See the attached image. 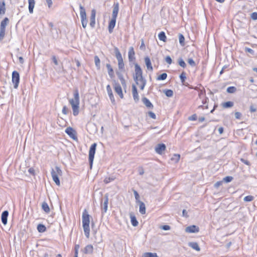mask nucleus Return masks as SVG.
Returning <instances> with one entry per match:
<instances>
[{"mask_svg":"<svg viewBox=\"0 0 257 257\" xmlns=\"http://www.w3.org/2000/svg\"><path fill=\"white\" fill-rule=\"evenodd\" d=\"M74 98L69 100V103L71 105L73 114L74 116H76L79 113V92L77 89H75L74 90Z\"/></svg>","mask_w":257,"mask_h":257,"instance_id":"f257e3e1","label":"nucleus"},{"mask_svg":"<svg viewBox=\"0 0 257 257\" xmlns=\"http://www.w3.org/2000/svg\"><path fill=\"white\" fill-rule=\"evenodd\" d=\"M89 215L88 214L87 210L85 209L82 213V226L84 234L87 238L89 236Z\"/></svg>","mask_w":257,"mask_h":257,"instance_id":"f03ea898","label":"nucleus"},{"mask_svg":"<svg viewBox=\"0 0 257 257\" xmlns=\"http://www.w3.org/2000/svg\"><path fill=\"white\" fill-rule=\"evenodd\" d=\"M135 75L134 76V79L137 85L140 84V82L146 80V79L143 76V71L140 66L137 64H135Z\"/></svg>","mask_w":257,"mask_h":257,"instance_id":"7ed1b4c3","label":"nucleus"},{"mask_svg":"<svg viewBox=\"0 0 257 257\" xmlns=\"http://www.w3.org/2000/svg\"><path fill=\"white\" fill-rule=\"evenodd\" d=\"M51 174L54 182L57 185L60 186L59 176L62 175V171L61 169L59 167L56 166L54 169H52Z\"/></svg>","mask_w":257,"mask_h":257,"instance_id":"20e7f679","label":"nucleus"},{"mask_svg":"<svg viewBox=\"0 0 257 257\" xmlns=\"http://www.w3.org/2000/svg\"><path fill=\"white\" fill-rule=\"evenodd\" d=\"M79 8H80V18H81L82 25L83 28H85L87 25V18H86L85 10L84 8V7L81 5H80V6H79Z\"/></svg>","mask_w":257,"mask_h":257,"instance_id":"39448f33","label":"nucleus"},{"mask_svg":"<svg viewBox=\"0 0 257 257\" xmlns=\"http://www.w3.org/2000/svg\"><path fill=\"white\" fill-rule=\"evenodd\" d=\"M114 52L115 54V57L118 61V67L119 69H123L124 65L123 62V59L121 53H120L117 48H115Z\"/></svg>","mask_w":257,"mask_h":257,"instance_id":"423d86ee","label":"nucleus"},{"mask_svg":"<svg viewBox=\"0 0 257 257\" xmlns=\"http://www.w3.org/2000/svg\"><path fill=\"white\" fill-rule=\"evenodd\" d=\"M96 144L94 143L91 146L89 151V162L90 168H91L92 166L93 161L94 158V155L96 151Z\"/></svg>","mask_w":257,"mask_h":257,"instance_id":"0eeeda50","label":"nucleus"},{"mask_svg":"<svg viewBox=\"0 0 257 257\" xmlns=\"http://www.w3.org/2000/svg\"><path fill=\"white\" fill-rule=\"evenodd\" d=\"M12 82L14 84V88H17L20 82V75L16 71H14L12 73Z\"/></svg>","mask_w":257,"mask_h":257,"instance_id":"6e6552de","label":"nucleus"},{"mask_svg":"<svg viewBox=\"0 0 257 257\" xmlns=\"http://www.w3.org/2000/svg\"><path fill=\"white\" fill-rule=\"evenodd\" d=\"M65 133L69 136L70 138L75 140L76 139V132L71 127H68L65 130Z\"/></svg>","mask_w":257,"mask_h":257,"instance_id":"1a4fd4ad","label":"nucleus"},{"mask_svg":"<svg viewBox=\"0 0 257 257\" xmlns=\"http://www.w3.org/2000/svg\"><path fill=\"white\" fill-rule=\"evenodd\" d=\"M114 88L115 92L119 95L121 98H123V95L121 87L120 84L118 83H115Z\"/></svg>","mask_w":257,"mask_h":257,"instance_id":"9d476101","label":"nucleus"},{"mask_svg":"<svg viewBox=\"0 0 257 257\" xmlns=\"http://www.w3.org/2000/svg\"><path fill=\"white\" fill-rule=\"evenodd\" d=\"M166 145L164 144H159L155 148V151L158 154L161 155L166 150Z\"/></svg>","mask_w":257,"mask_h":257,"instance_id":"9b49d317","label":"nucleus"},{"mask_svg":"<svg viewBox=\"0 0 257 257\" xmlns=\"http://www.w3.org/2000/svg\"><path fill=\"white\" fill-rule=\"evenodd\" d=\"M199 230V228L198 226L193 225L187 227L185 229V231L188 233H196Z\"/></svg>","mask_w":257,"mask_h":257,"instance_id":"f8f14e48","label":"nucleus"},{"mask_svg":"<svg viewBox=\"0 0 257 257\" xmlns=\"http://www.w3.org/2000/svg\"><path fill=\"white\" fill-rule=\"evenodd\" d=\"M132 94L135 101L136 102H138L139 100V96L137 90V88L134 84L132 85Z\"/></svg>","mask_w":257,"mask_h":257,"instance_id":"ddd939ff","label":"nucleus"},{"mask_svg":"<svg viewBox=\"0 0 257 257\" xmlns=\"http://www.w3.org/2000/svg\"><path fill=\"white\" fill-rule=\"evenodd\" d=\"M104 200L102 206V213H104L107 210V205L108 202V196L106 194L104 196Z\"/></svg>","mask_w":257,"mask_h":257,"instance_id":"4468645a","label":"nucleus"},{"mask_svg":"<svg viewBox=\"0 0 257 257\" xmlns=\"http://www.w3.org/2000/svg\"><path fill=\"white\" fill-rule=\"evenodd\" d=\"M119 11V4L118 3H115L113 5V11L112 14V18L116 19Z\"/></svg>","mask_w":257,"mask_h":257,"instance_id":"2eb2a0df","label":"nucleus"},{"mask_svg":"<svg viewBox=\"0 0 257 257\" xmlns=\"http://www.w3.org/2000/svg\"><path fill=\"white\" fill-rule=\"evenodd\" d=\"M8 215H9V212L7 210H5V211H3L2 214L1 220H2V223L4 225H6L7 223Z\"/></svg>","mask_w":257,"mask_h":257,"instance_id":"dca6fc26","label":"nucleus"},{"mask_svg":"<svg viewBox=\"0 0 257 257\" xmlns=\"http://www.w3.org/2000/svg\"><path fill=\"white\" fill-rule=\"evenodd\" d=\"M116 20V19L111 18V20L109 23L108 29L109 33H111L113 31L115 25Z\"/></svg>","mask_w":257,"mask_h":257,"instance_id":"f3484780","label":"nucleus"},{"mask_svg":"<svg viewBox=\"0 0 257 257\" xmlns=\"http://www.w3.org/2000/svg\"><path fill=\"white\" fill-rule=\"evenodd\" d=\"M128 60L130 61H132L134 59H135V53L134 50V48L133 47H131L129 48L128 53Z\"/></svg>","mask_w":257,"mask_h":257,"instance_id":"a211bd4d","label":"nucleus"},{"mask_svg":"<svg viewBox=\"0 0 257 257\" xmlns=\"http://www.w3.org/2000/svg\"><path fill=\"white\" fill-rule=\"evenodd\" d=\"M106 90L109 95V98L112 103H114L115 101L114 97L113 96L112 91L109 85H107L106 86Z\"/></svg>","mask_w":257,"mask_h":257,"instance_id":"6ab92c4d","label":"nucleus"},{"mask_svg":"<svg viewBox=\"0 0 257 257\" xmlns=\"http://www.w3.org/2000/svg\"><path fill=\"white\" fill-rule=\"evenodd\" d=\"M142 102L143 103L149 108L152 109L153 108V105L151 101L146 97H144L142 98Z\"/></svg>","mask_w":257,"mask_h":257,"instance_id":"aec40b11","label":"nucleus"},{"mask_svg":"<svg viewBox=\"0 0 257 257\" xmlns=\"http://www.w3.org/2000/svg\"><path fill=\"white\" fill-rule=\"evenodd\" d=\"M145 62L147 66V69L150 71H153V67L152 66L150 59L149 57H146L145 58Z\"/></svg>","mask_w":257,"mask_h":257,"instance_id":"412c9836","label":"nucleus"},{"mask_svg":"<svg viewBox=\"0 0 257 257\" xmlns=\"http://www.w3.org/2000/svg\"><path fill=\"white\" fill-rule=\"evenodd\" d=\"M188 245L196 251H199L200 250V248L196 242H190L188 243Z\"/></svg>","mask_w":257,"mask_h":257,"instance_id":"4be33fe9","label":"nucleus"},{"mask_svg":"<svg viewBox=\"0 0 257 257\" xmlns=\"http://www.w3.org/2000/svg\"><path fill=\"white\" fill-rule=\"evenodd\" d=\"M139 211L142 214H145L146 213V206L144 202L139 201Z\"/></svg>","mask_w":257,"mask_h":257,"instance_id":"5701e85b","label":"nucleus"},{"mask_svg":"<svg viewBox=\"0 0 257 257\" xmlns=\"http://www.w3.org/2000/svg\"><path fill=\"white\" fill-rule=\"evenodd\" d=\"M93 247L91 244L87 245L84 249V252L86 254H91L93 252Z\"/></svg>","mask_w":257,"mask_h":257,"instance_id":"b1692460","label":"nucleus"},{"mask_svg":"<svg viewBox=\"0 0 257 257\" xmlns=\"http://www.w3.org/2000/svg\"><path fill=\"white\" fill-rule=\"evenodd\" d=\"M9 22L8 18H5L1 23L0 29L6 30V27Z\"/></svg>","mask_w":257,"mask_h":257,"instance_id":"393cba45","label":"nucleus"},{"mask_svg":"<svg viewBox=\"0 0 257 257\" xmlns=\"http://www.w3.org/2000/svg\"><path fill=\"white\" fill-rule=\"evenodd\" d=\"M106 67L108 70V73L109 76L111 78H113L114 76V72L112 68L111 67L110 64H106Z\"/></svg>","mask_w":257,"mask_h":257,"instance_id":"a878e982","label":"nucleus"},{"mask_svg":"<svg viewBox=\"0 0 257 257\" xmlns=\"http://www.w3.org/2000/svg\"><path fill=\"white\" fill-rule=\"evenodd\" d=\"M29 3V11L30 14L33 13V9L35 7V0H28Z\"/></svg>","mask_w":257,"mask_h":257,"instance_id":"bb28decb","label":"nucleus"},{"mask_svg":"<svg viewBox=\"0 0 257 257\" xmlns=\"http://www.w3.org/2000/svg\"><path fill=\"white\" fill-rule=\"evenodd\" d=\"M131 221L133 226H137L138 225V221H137L136 217L133 213H130Z\"/></svg>","mask_w":257,"mask_h":257,"instance_id":"cd10ccee","label":"nucleus"},{"mask_svg":"<svg viewBox=\"0 0 257 257\" xmlns=\"http://www.w3.org/2000/svg\"><path fill=\"white\" fill-rule=\"evenodd\" d=\"M42 208L45 212L49 213L50 212V208L47 202H43L42 203Z\"/></svg>","mask_w":257,"mask_h":257,"instance_id":"c85d7f7f","label":"nucleus"},{"mask_svg":"<svg viewBox=\"0 0 257 257\" xmlns=\"http://www.w3.org/2000/svg\"><path fill=\"white\" fill-rule=\"evenodd\" d=\"M37 230L39 232H44L46 230V227L42 224H39L37 226Z\"/></svg>","mask_w":257,"mask_h":257,"instance_id":"c756f323","label":"nucleus"},{"mask_svg":"<svg viewBox=\"0 0 257 257\" xmlns=\"http://www.w3.org/2000/svg\"><path fill=\"white\" fill-rule=\"evenodd\" d=\"M158 37L160 40L162 41L163 42L166 41V36L165 33L164 32H161L159 34Z\"/></svg>","mask_w":257,"mask_h":257,"instance_id":"7c9ffc66","label":"nucleus"},{"mask_svg":"<svg viewBox=\"0 0 257 257\" xmlns=\"http://www.w3.org/2000/svg\"><path fill=\"white\" fill-rule=\"evenodd\" d=\"M94 62L96 67L98 69H99L100 67V61L99 57L97 56H94Z\"/></svg>","mask_w":257,"mask_h":257,"instance_id":"2f4dec72","label":"nucleus"},{"mask_svg":"<svg viewBox=\"0 0 257 257\" xmlns=\"http://www.w3.org/2000/svg\"><path fill=\"white\" fill-rule=\"evenodd\" d=\"M5 3L4 2H3L2 3H0V15L5 14Z\"/></svg>","mask_w":257,"mask_h":257,"instance_id":"473e14b6","label":"nucleus"},{"mask_svg":"<svg viewBox=\"0 0 257 257\" xmlns=\"http://www.w3.org/2000/svg\"><path fill=\"white\" fill-rule=\"evenodd\" d=\"M143 257H158V255L155 252H145L143 254Z\"/></svg>","mask_w":257,"mask_h":257,"instance_id":"72a5a7b5","label":"nucleus"},{"mask_svg":"<svg viewBox=\"0 0 257 257\" xmlns=\"http://www.w3.org/2000/svg\"><path fill=\"white\" fill-rule=\"evenodd\" d=\"M180 158V156L179 154H175L173 155L172 157L171 158V160L174 161L175 163H177Z\"/></svg>","mask_w":257,"mask_h":257,"instance_id":"f704fd0d","label":"nucleus"},{"mask_svg":"<svg viewBox=\"0 0 257 257\" xmlns=\"http://www.w3.org/2000/svg\"><path fill=\"white\" fill-rule=\"evenodd\" d=\"M179 40L180 45L182 46L185 45V38L182 34H179Z\"/></svg>","mask_w":257,"mask_h":257,"instance_id":"c9c22d12","label":"nucleus"},{"mask_svg":"<svg viewBox=\"0 0 257 257\" xmlns=\"http://www.w3.org/2000/svg\"><path fill=\"white\" fill-rule=\"evenodd\" d=\"M233 105V102L232 101H227L222 103V106L224 108L231 107Z\"/></svg>","mask_w":257,"mask_h":257,"instance_id":"e433bc0d","label":"nucleus"},{"mask_svg":"<svg viewBox=\"0 0 257 257\" xmlns=\"http://www.w3.org/2000/svg\"><path fill=\"white\" fill-rule=\"evenodd\" d=\"M164 91L165 95L167 97H171L173 95V90H172L171 89H166V90H165Z\"/></svg>","mask_w":257,"mask_h":257,"instance_id":"4c0bfd02","label":"nucleus"},{"mask_svg":"<svg viewBox=\"0 0 257 257\" xmlns=\"http://www.w3.org/2000/svg\"><path fill=\"white\" fill-rule=\"evenodd\" d=\"M167 77V73H162V74H161L160 75H159L158 77H157V80H165L166 79Z\"/></svg>","mask_w":257,"mask_h":257,"instance_id":"58836bf2","label":"nucleus"},{"mask_svg":"<svg viewBox=\"0 0 257 257\" xmlns=\"http://www.w3.org/2000/svg\"><path fill=\"white\" fill-rule=\"evenodd\" d=\"M236 90V87L234 86H230L227 88V92L229 93H233Z\"/></svg>","mask_w":257,"mask_h":257,"instance_id":"ea45409f","label":"nucleus"},{"mask_svg":"<svg viewBox=\"0 0 257 257\" xmlns=\"http://www.w3.org/2000/svg\"><path fill=\"white\" fill-rule=\"evenodd\" d=\"M233 177L231 176H226L223 179L222 181L226 183H229L233 180Z\"/></svg>","mask_w":257,"mask_h":257,"instance_id":"a19ab883","label":"nucleus"},{"mask_svg":"<svg viewBox=\"0 0 257 257\" xmlns=\"http://www.w3.org/2000/svg\"><path fill=\"white\" fill-rule=\"evenodd\" d=\"M180 78L181 79L182 83H184L186 78V74L184 72H183L180 75Z\"/></svg>","mask_w":257,"mask_h":257,"instance_id":"79ce46f5","label":"nucleus"},{"mask_svg":"<svg viewBox=\"0 0 257 257\" xmlns=\"http://www.w3.org/2000/svg\"><path fill=\"white\" fill-rule=\"evenodd\" d=\"M178 63H179V65L183 67V68H185L186 66V64L185 63V62H184V61L180 58L178 60Z\"/></svg>","mask_w":257,"mask_h":257,"instance_id":"37998d69","label":"nucleus"},{"mask_svg":"<svg viewBox=\"0 0 257 257\" xmlns=\"http://www.w3.org/2000/svg\"><path fill=\"white\" fill-rule=\"evenodd\" d=\"M253 198H254L253 196H251V195H248V196H245L243 200L245 202H250V201H251L252 200H253Z\"/></svg>","mask_w":257,"mask_h":257,"instance_id":"c03bdc74","label":"nucleus"},{"mask_svg":"<svg viewBox=\"0 0 257 257\" xmlns=\"http://www.w3.org/2000/svg\"><path fill=\"white\" fill-rule=\"evenodd\" d=\"M133 192H134V195H135V199L136 200V201L137 202H139V201H140L139 200V198H140V196H139V193H138V192L135 190H133Z\"/></svg>","mask_w":257,"mask_h":257,"instance_id":"a18cd8bd","label":"nucleus"},{"mask_svg":"<svg viewBox=\"0 0 257 257\" xmlns=\"http://www.w3.org/2000/svg\"><path fill=\"white\" fill-rule=\"evenodd\" d=\"M188 63L192 67H194L196 66V63L192 58H189L188 59Z\"/></svg>","mask_w":257,"mask_h":257,"instance_id":"49530a36","label":"nucleus"},{"mask_svg":"<svg viewBox=\"0 0 257 257\" xmlns=\"http://www.w3.org/2000/svg\"><path fill=\"white\" fill-rule=\"evenodd\" d=\"M146 82H147V81L146 80H144L143 81H141V82H140V89L141 90H144L145 87V85L146 84Z\"/></svg>","mask_w":257,"mask_h":257,"instance_id":"de8ad7c7","label":"nucleus"},{"mask_svg":"<svg viewBox=\"0 0 257 257\" xmlns=\"http://www.w3.org/2000/svg\"><path fill=\"white\" fill-rule=\"evenodd\" d=\"M5 31L6 30H5L0 29V41L4 39L5 35Z\"/></svg>","mask_w":257,"mask_h":257,"instance_id":"09e8293b","label":"nucleus"},{"mask_svg":"<svg viewBox=\"0 0 257 257\" xmlns=\"http://www.w3.org/2000/svg\"><path fill=\"white\" fill-rule=\"evenodd\" d=\"M90 26L92 28H94L95 25V18H90Z\"/></svg>","mask_w":257,"mask_h":257,"instance_id":"8fccbe9b","label":"nucleus"},{"mask_svg":"<svg viewBox=\"0 0 257 257\" xmlns=\"http://www.w3.org/2000/svg\"><path fill=\"white\" fill-rule=\"evenodd\" d=\"M113 180L114 179L112 177H106L104 179V182L106 184H107Z\"/></svg>","mask_w":257,"mask_h":257,"instance_id":"3c124183","label":"nucleus"},{"mask_svg":"<svg viewBox=\"0 0 257 257\" xmlns=\"http://www.w3.org/2000/svg\"><path fill=\"white\" fill-rule=\"evenodd\" d=\"M165 61L169 64H171L172 63V59L169 56L165 57Z\"/></svg>","mask_w":257,"mask_h":257,"instance_id":"603ef678","label":"nucleus"},{"mask_svg":"<svg viewBox=\"0 0 257 257\" xmlns=\"http://www.w3.org/2000/svg\"><path fill=\"white\" fill-rule=\"evenodd\" d=\"M197 116L196 114H194L188 117L189 120L193 121L197 119Z\"/></svg>","mask_w":257,"mask_h":257,"instance_id":"864d4df0","label":"nucleus"},{"mask_svg":"<svg viewBox=\"0 0 257 257\" xmlns=\"http://www.w3.org/2000/svg\"><path fill=\"white\" fill-rule=\"evenodd\" d=\"M79 248V245H76L75 246V255L74 257H78V249Z\"/></svg>","mask_w":257,"mask_h":257,"instance_id":"5fc2aeb1","label":"nucleus"},{"mask_svg":"<svg viewBox=\"0 0 257 257\" xmlns=\"http://www.w3.org/2000/svg\"><path fill=\"white\" fill-rule=\"evenodd\" d=\"M245 51L247 52L252 55L254 54V51L249 48H247V47L245 48Z\"/></svg>","mask_w":257,"mask_h":257,"instance_id":"6e6d98bb","label":"nucleus"},{"mask_svg":"<svg viewBox=\"0 0 257 257\" xmlns=\"http://www.w3.org/2000/svg\"><path fill=\"white\" fill-rule=\"evenodd\" d=\"M251 18L253 20H257V13L253 12V13H251Z\"/></svg>","mask_w":257,"mask_h":257,"instance_id":"4d7b16f0","label":"nucleus"},{"mask_svg":"<svg viewBox=\"0 0 257 257\" xmlns=\"http://www.w3.org/2000/svg\"><path fill=\"white\" fill-rule=\"evenodd\" d=\"M148 114H149V116L153 118V119H156V114L152 111H149L148 112Z\"/></svg>","mask_w":257,"mask_h":257,"instance_id":"13d9d810","label":"nucleus"},{"mask_svg":"<svg viewBox=\"0 0 257 257\" xmlns=\"http://www.w3.org/2000/svg\"><path fill=\"white\" fill-rule=\"evenodd\" d=\"M182 84L186 86H188L190 89H194L195 90L197 89V87H193L192 86L190 85L188 83L185 82V81L184 82V83H182Z\"/></svg>","mask_w":257,"mask_h":257,"instance_id":"bf43d9fd","label":"nucleus"},{"mask_svg":"<svg viewBox=\"0 0 257 257\" xmlns=\"http://www.w3.org/2000/svg\"><path fill=\"white\" fill-rule=\"evenodd\" d=\"M68 112V109L66 106H64L62 109V113L64 114H67Z\"/></svg>","mask_w":257,"mask_h":257,"instance_id":"052dcab7","label":"nucleus"},{"mask_svg":"<svg viewBox=\"0 0 257 257\" xmlns=\"http://www.w3.org/2000/svg\"><path fill=\"white\" fill-rule=\"evenodd\" d=\"M222 183H223L222 181H218V182H216L214 184V187L216 188H218L220 185H222Z\"/></svg>","mask_w":257,"mask_h":257,"instance_id":"680f3d73","label":"nucleus"},{"mask_svg":"<svg viewBox=\"0 0 257 257\" xmlns=\"http://www.w3.org/2000/svg\"><path fill=\"white\" fill-rule=\"evenodd\" d=\"M96 11L94 9L91 10L90 18H95Z\"/></svg>","mask_w":257,"mask_h":257,"instance_id":"e2e57ef3","label":"nucleus"},{"mask_svg":"<svg viewBox=\"0 0 257 257\" xmlns=\"http://www.w3.org/2000/svg\"><path fill=\"white\" fill-rule=\"evenodd\" d=\"M161 228L164 230H168L170 229V226L168 225H165L162 226Z\"/></svg>","mask_w":257,"mask_h":257,"instance_id":"0e129e2a","label":"nucleus"},{"mask_svg":"<svg viewBox=\"0 0 257 257\" xmlns=\"http://www.w3.org/2000/svg\"><path fill=\"white\" fill-rule=\"evenodd\" d=\"M240 161H241V162H242L243 163H244V164L247 165V166H250V164L249 163V161H248L247 160H246L244 159H240Z\"/></svg>","mask_w":257,"mask_h":257,"instance_id":"69168bd1","label":"nucleus"},{"mask_svg":"<svg viewBox=\"0 0 257 257\" xmlns=\"http://www.w3.org/2000/svg\"><path fill=\"white\" fill-rule=\"evenodd\" d=\"M139 173L140 175H143L144 173V170L143 167H140L138 169Z\"/></svg>","mask_w":257,"mask_h":257,"instance_id":"338daca9","label":"nucleus"},{"mask_svg":"<svg viewBox=\"0 0 257 257\" xmlns=\"http://www.w3.org/2000/svg\"><path fill=\"white\" fill-rule=\"evenodd\" d=\"M234 115L236 119H240L241 116V114L239 112H235Z\"/></svg>","mask_w":257,"mask_h":257,"instance_id":"774afa93","label":"nucleus"}]
</instances>
